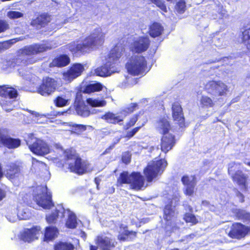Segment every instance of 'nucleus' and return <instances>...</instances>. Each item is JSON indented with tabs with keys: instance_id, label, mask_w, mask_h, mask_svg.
<instances>
[{
	"instance_id": "f257e3e1",
	"label": "nucleus",
	"mask_w": 250,
	"mask_h": 250,
	"mask_svg": "<svg viewBox=\"0 0 250 250\" xmlns=\"http://www.w3.org/2000/svg\"><path fill=\"white\" fill-rule=\"evenodd\" d=\"M105 34L100 28H95L85 37L81 43L73 42L68 44V49L73 55H83L102 46L104 42Z\"/></svg>"
},
{
	"instance_id": "f03ea898",
	"label": "nucleus",
	"mask_w": 250,
	"mask_h": 250,
	"mask_svg": "<svg viewBox=\"0 0 250 250\" xmlns=\"http://www.w3.org/2000/svg\"><path fill=\"white\" fill-rule=\"evenodd\" d=\"M63 154L62 167L67 166V169L71 172L82 175L92 170L91 164L87 160H83L79 154L72 148L63 149L62 146L58 147Z\"/></svg>"
},
{
	"instance_id": "7ed1b4c3",
	"label": "nucleus",
	"mask_w": 250,
	"mask_h": 250,
	"mask_svg": "<svg viewBox=\"0 0 250 250\" xmlns=\"http://www.w3.org/2000/svg\"><path fill=\"white\" fill-rule=\"evenodd\" d=\"M157 132L162 134L161 150L166 154L171 150L175 144L173 132L167 117H164L160 119L157 123Z\"/></svg>"
},
{
	"instance_id": "20e7f679",
	"label": "nucleus",
	"mask_w": 250,
	"mask_h": 250,
	"mask_svg": "<svg viewBox=\"0 0 250 250\" xmlns=\"http://www.w3.org/2000/svg\"><path fill=\"white\" fill-rule=\"evenodd\" d=\"M126 68L129 74L137 76L146 71L147 62L145 57L143 56H132L126 63Z\"/></svg>"
},
{
	"instance_id": "39448f33",
	"label": "nucleus",
	"mask_w": 250,
	"mask_h": 250,
	"mask_svg": "<svg viewBox=\"0 0 250 250\" xmlns=\"http://www.w3.org/2000/svg\"><path fill=\"white\" fill-rule=\"evenodd\" d=\"M26 144L30 151L38 155H44L50 152L48 145L43 141L33 137H29Z\"/></svg>"
},
{
	"instance_id": "423d86ee",
	"label": "nucleus",
	"mask_w": 250,
	"mask_h": 250,
	"mask_svg": "<svg viewBox=\"0 0 250 250\" xmlns=\"http://www.w3.org/2000/svg\"><path fill=\"white\" fill-rule=\"evenodd\" d=\"M5 176L13 183L19 182L23 177L22 167L17 162L9 163L6 165Z\"/></svg>"
},
{
	"instance_id": "0eeeda50",
	"label": "nucleus",
	"mask_w": 250,
	"mask_h": 250,
	"mask_svg": "<svg viewBox=\"0 0 250 250\" xmlns=\"http://www.w3.org/2000/svg\"><path fill=\"white\" fill-rule=\"evenodd\" d=\"M180 199V195L177 189V188H174V191H173L172 198L171 199V205L166 206L164 212V218L167 221L172 220L176 215V212L174 209L175 207L179 203Z\"/></svg>"
},
{
	"instance_id": "6e6552de",
	"label": "nucleus",
	"mask_w": 250,
	"mask_h": 250,
	"mask_svg": "<svg viewBox=\"0 0 250 250\" xmlns=\"http://www.w3.org/2000/svg\"><path fill=\"white\" fill-rule=\"evenodd\" d=\"M205 88L208 93L214 96L224 95L228 90L227 86L221 81H209Z\"/></svg>"
},
{
	"instance_id": "1a4fd4ad",
	"label": "nucleus",
	"mask_w": 250,
	"mask_h": 250,
	"mask_svg": "<svg viewBox=\"0 0 250 250\" xmlns=\"http://www.w3.org/2000/svg\"><path fill=\"white\" fill-rule=\"evenodd\" d=\"M150 41L146 36H140L134 40L131 44L130 50L137 54L146 51L149 47Z\"/></svg>"
},
{
	"instance_id": "9d476101",
	"label": "nucleus",
	"mask_w": 250,
	"mask_h": 250,
	"mask_svg": "<svg viewBox=\"0 0 250 250\" xmlns=\"http://www.w3.org/2000/svg\"><path fill=\"white\" fill-rule=\"evenodd\" d=\"M51 47L44 43H34L25 46L21 49V54L23 56H32L47 51Z\"/></svg>"
},
{
	"instance_id": "9b49d317",
	"label": "nucleus",
	"mask_w": 250,
	"mask_h": 250,
	"mask_svg": "<svg viewBox=\"0 0 250 250\" xmlns=\"http://www.w3.org/2000/svg\"><path fill=\"white\" fill-rule=\"evenodd\" d=\"M56 89L55 81L49 77L43 78L37 91L42 96H46L54 92Z\"/></svg>"
},
{
	"instance_id": "f8f14e48",
	"label": "nucleus",
	"mask_w": 250,
	"mask_h": 250,
	"mask_svg": "<svg viewBox=\"0 0 250 250\" xmlns=\"http://www.w3.org/2000/svg\"><path fill=\"white\" fill-rule=\"evenodd\" d=\"M33 199L39 206L44 209H49L54 206L52 195L47 191H42L41 193L36 194L33 197Z\"/></svg>"
},
{
	"instance_id": "ddd939ff",
	"label": "nucleus",
	"mask_w": 250,
	"mask_h": 250,
	"mask_svg": "<svg viewBox=\"0 0 250 250\" xmlns=\"http://www.w3.org/2000/svg\"><path fill=\"white\" fill-rule=\"evenodd\" d=\"M51 16L47 13H42L31 21L30 25L39 30L47 26L51 22Z\"/></svg>"
},
{
	"instance_id": "4468645a",
	"label": "nucleus",
	"mask_w": 250,
	"mask_h": 250,
	"mask_svg": "<svg viewBox=\"0 0 250 250\" xmlns=\"http://www.w3.org/2000/svg\"><path fill=\"white\" fill-rule=\"evenodd\" d=\"M145 178L140 172L133 171L130 173V188L135 190H142L145 187Z\"/></svg>"
},
{
	"instance_id": "2eb2a0df",
	"label": "nucleus",
	"mask_w": 250,
	"mask_h": 250,
	"mask_svg": "<svg viewBox=\"0 0 250 250\" xmlns=\"http://www.w3.org/2000/svg\"><path fill=\"white\" fill-rule=\"evenodd\" d=\"M21 145V141L19 138H13L9 135L2 133L0 135V145L8 149H15Z\"/></svg>"
},
{
	"instance_id": "dca6fc26",
	"label": "nucleus",
	"mask_w": 250,
	"mask_h": 250,
	"mask_svg": "<svg viewBox=\"0 0 250 250\" xmlns=\"http://www.w3.org/2000/svg\"><path fill=\"white\" fill-rule=\"evenodd\" d=\"M95 242L101 250H112L116 244L111 238L103 235L97 236Z\"/></svg>"
},
{
	"instance_id": "f3484780",
	"label": "nucleus",
	"mask_w": 250,
	"mask_h": 250,
	"mask_svg": "<svg viewBox=\"0 0 250 250\" xmlns=\"http://www.w3.org/2000/svg\"><path fill=\"white\" fill-rule=\"evenodd\" d=\"M248 228L244 225L236 223L233 224L228 235L232 238L240 239L244 237L248 232Z\"/></svg>"
},
{
	"instance_id": "a211bd4d",
	"label": "nucleus",
	"mask_w": 250,
	"mask_h": 250,
	"mask_svg": "<svg viewBox=\"0 0 250 250\" xmlns=\"http://www.w3.org/2000/svg\"><path fill=\"white\" fill-rule=\"evenodd\" d=\"M238 165L234 162H231L229 165L228 171L231 175L233 180L237 184L242 187H245L246 177L241 171H237L234 174H233V168L237 167Z\"/></svg>"
},
{
	"instance_id": "6ab92c4d",
	"label": "nucleus",
	"mask_w": 250,
	"mask_h": 250,
	"mask_svg": "<svg viewBox=\"0 0 250 250\" xmlns=\"http://www.w3.org/2000/svg\"><path fill=\"white\" fill-rule=\"evenodd\" d=\"M39 226H33L31 229H24L21 235V238L24 242H30L37 238L36 235L41 231Z\"/></svg>"
},
{
	"instance_id": "aec40b11",
	"label": "nucleus",
	"mask_w": 250,
	"mask_h": 250,
	"mask_svg": "<svg viewBox=\"0 0 250 250\" xmlns=\"http://www.w3.org/2000/svg\"><path fill=\"white\" fill-rule=\"evenodd\" d=\"M119 228L121 230H123L120 231L118 235V239L119 241L124 242L131 241L137 237V232L128 230L127 226L121 224L119 226Z\"/></svg>"
},
{
	"instance_id": "412c9836",
	"label": "nucleus",
	"mask_w": 250,
	"mask_h": 250,
	"mask_svg": "<svg viewBox=\"0 0 250 250\" xmlns=\"http://www.w3.org/2000/svg\"><path fill=\"white\" fill-rule=\"evenodd\" d=\"M115 66L116 65H113V64L106 61L104 64L97 67L95 70V73L98 76H108L115 71Z\"/></svg>"
},
{
	"instance_id": "4be33fe9",
	"label": "nucleus",
	"mask_w": 250,
	"mask_h": 250,
	"mask_svg": "<svg viewBox=\"0 0 250 250\" xmlns=\"http://www.w3.org/2000/svg\"><path fill=\"white\" fill-rule=\"evenodd\" d=\"M172 111L174 120L182 127L184 125L185 119L181 105L178 103H174L172 104Z\"/></svg>"
},
{
	"instance_id": "5701e85b",
	"label": "nucleus",
	"mask_w": 250,
	"mask_h": 250,
	"mask_svg": "<svg viewBox=\"0 0 250 250\" xmlns=\"http://www.w3.org/2000/svg\"><path fill=\"white\" fill-rule=\"evenodd\" d=\"M84 70L83 65L81 63L73 64L66 72L65 77L68 79H74L80 76Z\"/></svg>"
},
{
	"instance_id": "b1692460",
	"label": "nucleus",
	"mask_w": 250,
	"mask_h": 250,
	"mask_svg": "<svg viewBox=\"0 0 250 250\" xmlns=\"http://www.w3.org/2000/svg\"><path fill=\"white\" fill-rule=\"evenodd\" d=\"M70 62V59L65 54H60L55 57L50 63V67H63L68 65Z\"/></svg>"
},
{
	"instance_id": "393cba45",
	"label": "nucleus",
	"mask_w": 250,
	"mask_h": 250,
	"mask_svg": "<svg viewBox=\"0 0 250 250\" xmlns=\"http://www.w3.org/2000/svg\"><path fill=\"white\" fill-rule=\"evenodd\" d=\"M143 173L147 182H151L156 176V162L152 161L148 164L143 170Z\"/></svg>"
},
{
	"instance_id": "a878e982",
	"label": "nucleus",
	"mask_w": 250,
	"mask_h": 250,
	"mask_svg": "<svg viewBox=\"0 0 250 250\" xmlns=\"http://www.w3.org/2000/svg\"><path fill=\"white\" fill-rule=\"evenodd\" d=\"M101 119L104 120L108 124L116 125L118 124L120 125H123L124 119L120 116L111 112H105L101 116Z\"/></svg>"
},
{
	"instance_id": "bb28decb",
	"label": "nucleus",
	"mask_w": 250,
	"mask_h": 250,
	"mask_svg": "<svg viewBox=\"0 0 250 250\" xmlns=\"http://www.w3.org/2000/svg\"><path fill=\"white\" fill-rule=\"evenodd\" d=\"M122 56V51L116 44L110 50L106 61L113 65H115Z\"/></svg>"
},
{
	"instance_id": "cd10ccee",
	"label": "nucleus",
	"mask_w": 250,
	"mask_h": 250,
	"mask_svg": "<svg viewBox=\"0 0 250 250\" xmlns=\"http://www.w3.org/2000/svg\"><path fill=\"white\" fill-rule=\"evenodd\" d=\"M0 96L9 99L16 98L18 96L17 90L15 88L7 86L5 85H0Z\"/></svg>"
},
{
	"instance_id": "c85d7f7f",
	"label": "nucleus",
	"mask_w": 250,
	"mask_h": 250,
	"mask_svg": "<svg viewBox=\"0 0 250 250\" xmlns=\"http://www.w3.org/2000/svg\"><path fill=\"white\" fill-rule=\"evenodd\" d=\"M75 109L77 114L83 117H87L90 114V111L83 101H77L75 103Z\"/></svg>"
},
{
	"instance_id": "c756f323",
	"label": "nucleus",
	"mask_w": 250,
	"mask_h": 250,
	"mask_svg": "<svg viewBox=\"0 0 250 250\" xmlns=\"http://www.w3.org/2000/svg\"><path fill=\"white\" fill-rule=\"evenodd\" d=\"M59 234V230L56 227L49 226L45 228L44 234V240L50 241L53 240Z\"/></svg>"
},
{
	"instance_id": "7c9ffc66",
	"label": "nucleus",
	"mask_w": 250,
	"mask_h": 250,
	"mask_svg": "<svg viewBox=\"0 0 250 250\" xmlns=\"http://www.w3.org/2000/svg\"><path fill=\"white\" fill-rule=\"evenodd\" d=\"M103 85L99 83L96 82L94 83H90L86 85L83 90V93L90 94L95 92H99L103 90Z\"/></svg>"
},
{
	"instance_id": "2f4dec72",
	"label": "nucleus",
	"mask_w": 250,
	"mask_h": 250,
	"mask_svg": "<svg viewBox=\"0 0 250 250\" xmlns=\"http://www.w3.org/2000/svg\"><path fill=\"white\" fill-rule=\"evenodd\" d=\"M53 249L54 250H74L75 247L70 242L59 241L54 244Z\"/></svg>"
},
{
	"instance_id": "473e14b6",
	"label": "nucleus",
	"mask_w": 250,
	"mask_h": 250,
	"mask_svg": "<svg viewBox=\"0 0 250 250\" xmlns=\"http://www.w3.org/2000/svg\"><path fill=\"white\" fill-rule=\"evenodd\" d=\"M77 217L75 214L72 212H70L65 222L66 227L68 229H74L77 227Z\"/></svg>"
},
{
	"instance_id": "72a5a7b5",
	"label": "nucleus",
	"mask_w": 250,
	"mask_h": 250,
	"mask_svg": "<svg viewBox=\"0 0 250 250\" xmlns=\"http://www.w3.org/2000/svg\"><path fill=\"white\" fill-rule=\"evenodd\" d=\"M130 174H129L127 171H123L120 174L117 183L118 185L122 186L123 184L130 185Z\"/></svg>"
},
{
	"instance_id": "f704fd0d",
	"label": "nucleus",
	"mask_w": 250,
	"mask_h": 250,
	"mask_svg": "<svg viewBox=\"0 0 250 250\" xmlns=\"http://www.w3.org/2000/svg\"><path fill=\"white\" fill-rule=\"evenodd\" d=\"M215 10L214 12H213V18L214 19H223L224 18H227L228 17V14L227 12L223 8V7L222 5L219 4L218 5H216L215 6Z\"/></svg>"
},
{
	"instance_id": "c9c22d12",
	"label": "nucleus",
	"mask_w": 250,
	"mask_h": 250,
	"mask_svg": "<svg viewBox=\"0 0 250 250\" xmlns=\"http://www.w3.org/2000/svg\"><path fill=\"white\" fill-rule=\"evenodd\" d=\"M199 102L200 106L203 108L212 107L214 105V102L212 100L210 97L206 95L202 96Z\"/></svg>"
},
{
	"instance_id": "e433bc0d",
	"label": "nucleus",
	"mask_w": 250,
	"mask_h": 250,
	"mask_svg": "<svg viewBox=\"0 0 250 250\" xmlns=\"http://www.w3.org/2000/svg\"><path fill=\"white\" fill-rule=\"evenodd\" d=\"M140 113L141 112H139V113L134 114L129 119L124 126L123 128L125 130H128L136 124L138 120Z\"/></svg>"
},
{
	"instance_id": "4c0bfd02",
	"label": "nucleus",
	"mask_w": 250,
	"mask_h": 250,
	"mask_svg": "<svg viewBox=\"0 0 250 250\" xmlns=\"http://www.w3.org/2000/svg\"><path fill=\"white\" fill-rule=\"evenodd\" d=\"M60 211L58 209H55L51 213L46 216L45 219L47 222L49 224H55L59 216Z\"/></svg>"
},
{
	"instance_id": "58836bf2",
	"label": "nucleus",
	"mask_w": 250,
	"mask_h": 250,
	"mask_svg": "<svg viewBox=\"0 0 250 250\" xmlns=\"http://www.w3.org/2000/svg\"><path fill=\"white\" fill-rule=\"evenodd\" d=\"M86 101L92 107H103L106 104V102L104 100H99L88 98L86 99Z\"/></svg>"
},
{
	"instance_id": "ea45409f",
	"label": "nucleus",
	"mask_w": 250,
	"mask_h": 250,
	"mask_svg": "<svg viewBox=\"0 0 250 250\" xmlns=\"http://www.w3.org/2000/svg\"><path fill=\"white\" fill-rule=\"evenodd\" d=\"M138 108V104L137 103H131L128 106L122 109V112L125 115H129Z\"/></svg>"
},
{
	"instance_id": "a19ab883",
	"label": "nucleus",
	"mask_w": 250,
	"mask_h": 250,
	"mask_svg": "<svg viewBox=\"0 0 250 250\" xmlns=\"http://www.w3.org/2000/svg\"><path fill=\"white\" fill-rule=\"evenodd\" d=\"M167 165L166 160L161 159L157 160V175L158 174L162 173Z\"/></svg>"
},
{
	"instance_id": "79ce46f5",
	"label": "nucleus",
	"mask_w": 250,
	"mask_h": 250,
	"mask_svg": "<svg viewBox=\"0 0 250 250\" xmlns=\"http://www.w3.org/2000/svg\"><path fill=\"white\" fill-rule=\"evenodd\" d=\"M54 104L57 107H63L68 104V100L65 99L61 96H57L54 100Z\"/></svg>"
},
{
	"instance_id": "37998d69",
	"label": "nucleus",
	"mask_w": 250,
	"mask_h": 250,
	"mask_svg": "<svg viewBox=\"0 0 250 250\" xmlns=\"http://www.w3.org/2000/svg\"><path fill=\"white\" fill-rule=\"evenodd\" d=\"M243 41L247 48L250 50V28L243 32Z\"/></svg>"
},
{
	"instance_id": "c03bdc74",
	"label": "nucleus",
	"mask_w": 250,
	"mask_h": 250,
	"mask_svg": "<svg viewBox=\"0 0 250 250\" xmlns=\"http://www.w3.org/2000/svg\"><path fill=\"white\" fill-rule=\"evenodd\" d=\"M186 9L185 0H180L175 5V10L179 13H183Z\"/></svg>"
},
{
	"instance_id": "a18cd8bd",
	"label": "nucleus",
	"mask_w": 250,
	"mask_h": 250,
	"mask_svg": "<svg viewBox=\"0 0 250 250\" xmlns=\"http://www.w3.org/2000/svg\"><path fill=\"white\" fill-rule=\"evenodd\" d=\"M144 125V124H142L141 125L136 126L130 130L128 131L125 135V137L127 139H130L133 137L134 135Z\"/></svg>"
},
{
	"instance_id": "49530a36",
	"label": "nucleus",
	"mask_w": 250,
	"mask_h": 250,
	"mask_svg": "<svg viewBox=\"0 0 250 250\" xmlns=\"http://www.w3.org/2000/svg\"><path fill=\"white\" fill-rule=\"evenodd\" d=\"M0 104L2 108L6 111L9 112L13 109V105L12 102L2 100L0 102Z\"/></svg>"
},
{
	"instance_id": "de8ad7c7",
	"label": "nucleus",
	"mask_w": 250,
	"mask_h": 250,
	"mask_svg": "<svg viewBox=\"0 0 250 250\" xmlns=\"http://www.w3.org/2000/svg\"><path fill=\"white\" fill-rule=\"evenodd\" d=\"M237 215L240 219L250 222V213L246 212L245 210H239L237 213Z\"/></svg>"
},
{
	"instance_id": "09e8293b",
	"label": "nucleus",
	"mask_w": 250,
	"mask_h": 250,
	"mask_svg": "<svg viewBox=\"0 0 250 250\" xmlns=\"http://www.w3.org/2000/svg\"><path fill=\"white\" fill-rule=\"evenodd\" d=\"M184 219L186 222L191 223L192 224H196L198 222L195 216L190 213H187L185 215Z\"/></svg>"
},
{
	"instance_id": "8fccbe9b",
	"label": "nucleus",
	"mask_w": 250,
	"mask_h": 250,
	"mask_svg": "<svg viewBox=\"0 0 250 250\" xmlns=\"http://www.w3.org/2000/svg\"><path fill=\"white\" fill-rule=\"evenodd\" d=\"M182 182L185 186H189L190 184L196 183L195 178L193 176H184L182 178Z\"/></svg>"
},
{
	"instance_id": "3c124183",
	"label": "nucleus",
	"mask_w": 250,
	"mask_h": 250,
	"mask_svg": "<svg viewBox=\"0 0 250 250\" xmlns=\"http://www.w3.org/2000/svg\"><path fill=\"white\" fill-rule=\"evenodd\" d=\"M72 128L75 132L80 133L86 130V126L82 124H73L72 125Z\"/></svg>"
},
{
	"instance_id": "603ef678",
	"label": "nucleus",
	"mask_w": 250,
	"mask_h": 250,
	"mask_svg": "<svg viewBox=\"0 0 250 250\" xmlns=\"http://www.w3.org/2000/svg\"><path fill=\"white\" fill-rule=\"evenodd\" d=\"M131 160V155L129 151L124 152L122 155V161L123 163L127 165Z\"/></svg>"
},
{
	"instance_id": "864d4df0",
	"label": "nucleus",
	"mask_w": 250,
	"mask_h": 250,
	"mask_svg": "<svg viewBox=\"0 0 250 250\" xmlns=\"http://www.w3.org/2000/svg\"><path fill=\"white\" fill-rule=\"evenodd\" d=\"M8 17L11 19H18L23 16V14L19 11H10L8 12Z\"/></svg>"
},
{
	"instance_id": "5fc2aeb1",
	"label": "nucleus",
	"mask_w": 250,
	"mask_h": 250,
	"mask_svg": "<svg viewBox=\"0 0 250 250\" xmlns=\"http://www.w3.org/2000/svg\"><path fill=\"white\" fill-rule=\"evenodd\" d=\"M196 183L195 184H190L189 186H186V188L184 190V193L188 196H191L194 193V189Z\"/></svg>"
},
{
	"instance_id": "6e6d98bb",
	"label": "nucleus",
	"mask_w": 250,
	"mask_h": 250,
	"mask_svg": "<svg viewBox=\"0 0 250 250\" xmlns=\"http://www.w3.org/2000/svg\"><path fill=\"white\" fill-rule=\"evenodd\" d=\"M157 41H160L162 42L164 39L165 38V36L163 35L164 33V28L157 23Z\"/></svg>"
},
{
	"instance_id": "4d7b16f0",
	"label": "nucleus",
	"mask_w": 250,
	"mask_h": 250,
	"mask_svg": "<svg viewBox=\"0 0 250 250\" xmlns=\"http://www.w3.org/2000/svg\"><path fill=\"white\" fill-rule=\"evenodd\" d=\"M9 28V25L7 21L5 20H0V33L6 31Z\"/></svg>"
},
{
	"instance_id": "13d9d810",
	"label": "nucleus",
	"mask_w": 250,
	"mask_h": 250,
	"mask_svg": "<svg viewBox=\"0 0 250 250\" xmlns=\"http://www.w3.org/2000/svg\"><path fill=\"white\" fill-rule=\"evenodd\" d=\"M36 60L33 58H28L26 59H22L21 60V63L24 66L28 65V64H33L36 62Z\"/></svg>"
},
{
	"instance_id": "bf43d9fd",
	"label": "nucleus",
	"mask_w": 250,
	"mask_h": 250,
	"mask_svg": "<svg viewBox=\"0 0 250 250\" xmlns=\"http://www.w3.org/2000/svg\"><path fill=\"white\" fill-rule=\"evenodd\" d=\"M149 35L153 37H156V23L154 22L152 26H151L149 30Z\"/></svg>"
},
{
	"instance_id": "052dcab7",
	"label": "nucleus",
	"mask_w": 250,
	"mask_h": 250,
	"mask_svg": "<svg viewBox=\"0 0 250 250\" xmlns=\"http://www.w3.org/2000/svg\"><path fill=\"white\" fill-rule=\"evenodd\" d=\"M157 7L163 12H166L167 11V8L166 6L162 1L157 0Z\"/></svg>"
},
{
	"instance_id": "680f3d73",
	"label": "nucleus",
	"mask_w": 250,
	"mask_h": 250,
	"mask_svg": "<svg viewBox=\"0 0 250 250\" xmlns=\"http://www.w3.org/2000/svg\"><path fill=\"white\" fill-rule=\"evenodd\" d=\"M157 7L163 12H166L167 11V8L166 6L162 1L157 0Z\"/></svg>"
},
{
	"instance_id": "e2e57ef3",
	"label": "nucleus",
	"mask_w": 250,
	"mask_h": 250,
	"mask_svg": "<svg viewBox=\"0 0 250 250\" xmlns=\"http://www.w3.org/2000/svg\"><path fill=\"white\" fill-rule=\"evenodd\" d=\"M82 93H83V90H80L76 93V99L78 100V101H83L82 100Z\"/></svg>"
},
{
	"instance_id": "0e129e2a",
	"label": "nucleus",
	"mask_w": 250,
	"mask_h": 250,
	"mask_svg": "<svg viewBox=\"0 0 250 250\" xmlns=\"http://www.w3.org/2000/svg\"><path fill=\"white\" fill-rule=\"evenodd\" d=\"M114 147V144H112V145L106 148V149L104 150V151L103 152V154H105L106 153H109L110 150Z\"/></svg>"
},
{
	"instance_id": "69168bd1",
	"label": "nucleus",
	"mask_w": 250,
	"mask_h": 250,
	"mask_svg": "<svg viewBox=\"0 0 250 250\" xmlns=\"http://www.w3.org/2000/svg\"><path fill=\"white\" fill-rule=\"evenodd\" d=\"M5 197V192L0 188V201H1Z\"/></svg>"
},
{
	"instance_id": "338daca9",
	"label": "nucleus",
	"mask_w": 250,
	"mask_h": 250,
	"mask_svg": "<svg viewBox=\"0 0 250 250\" xmlns=\"http://www.w3.org/2000/svg\"><path fill=\"white\" fill-rule=\"evenodd\" d=\"M98 247V246H94L93 245H90L89 246V249H90V250H97Z\"/></svg>"
},
{
	"instance_id": "774afa93",
	"label": "nucleus",
	"mask_w": 250,
	"mask_h": 250,
	"mask_svg": "<svg viewBox=\"0 0 250 250\" xmlns=\"http://www.w3.org/2000/svg\"><path fill=\"white\" fill-rule=\"evenodd\" d=\"M202 205L205 207H209L210 204L207 201H204L202 202Z\"/></svg>"
}]
</instances>
